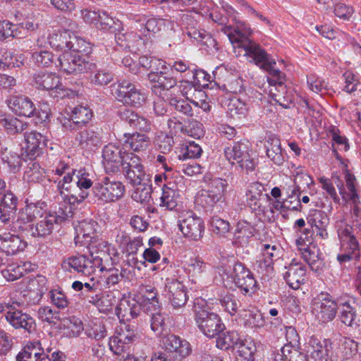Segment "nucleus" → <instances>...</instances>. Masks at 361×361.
I'll return each mask as SVG.
<instances>
[{"mask_svg": "<svg viewBox=\"0 0 361 361\" xmlns=\"http://www.w3.org/2000/svg\"><path fill=\"white\" fill-rule=\"evenodd\" d=\"M87 248L92 257V260L97 269L101 271L106 269L104 261L111 259L110 254V245L102 239L96 238L88 243Z\"/></svg>", "mask_w": 361, "mask_h": 361, "instance_id": "a211bd4d", "label": "nucleus"}, {"mask_svg": "<svg viewBox=\"0 0 361 361\" xmlns=\"http://www.w3.org/2000/svg\"><path fill=\"white\" fill-rule=\"evenodd\" d=\"M130 152H122L117 146L108 145L102 152V164L105 172L108 174H116L123 168L124 155Z\"/></svg>", "mask_w": 361, "mask_h": 361, "instance_id": "dca6fc26", "label": "nucleus"}, {"mask_svg": "<svg viewBox=\"0 0 361 361\" xmlns=\"http://www.w3.org/2000/svg\"><path fill=\"white\" fill-rule=\"evenodd\" d=\"M122 172L127 181L132 185H137L141 181L151 178L146 173L140 157L133 152L126 153L124 155Z\"/></svg>", "mask_w": 361, "mask_h": 361, "instance_id": "423d86ee", "label": "nucleus"}, {"mask_svg": "<svg viewBox=\"0 0 361 361\" xmlns=\"http://www.w3.org/2000/svg\"><path fill=\"white\" fill-rule=\"evenodd\" d=\"M1 160L5 166L12 173L19 171L22 165L20 156L15 152L6 149L1 154Z\"/></svg>", "mask_w": 361, "mask_h": 361, "instance_id": "3c124183", "label": "nucleus"}, {"mask_svg": "<svg viewBox=\"0 0 361 361\" xmlns=\"http://www.w3.org/2000/svg\"><path fill=\"white\" fill-rule=\"evenodd\" d=\"M68 50L73 54H89L90 46L84 39L75 35L71 32Z\"/></svg>", "mask_w": 361, "mask_h": 361, "instance_id": "052dcab7", "label": "nucleus"}, {"mask_svg": "<svg viewBox=\"0 0 361 361\" xmlns=\"http://www.w3.org/2000/svg\"><path fill=\"white\" fill-rule=\"evenodd\" d=\"M308 223L314 229L312 231L317 233V235L322 239L328 238V232L326 230L329 224V219L327 214L322 210H311L307 218Z\"/></svg>", "mask_w": 361, "mask_h": 361, "instance_id": "bb28decb", "label": "nucleus"}, {"mask_svg": "<svg viewBox=\"0 0 361 361\" xmlns=\"http://www.w3.org/2000/svg\"><path fill=\"white\" fill-rule=\"evenodd\" d=\"M99 224L92 219H85L79 223L76 228L77 235L75 238V243L82 238L84 240L85 244H88L92 240L97 238V231Z\"/></svg>", "mask_w": 361, "mask_h": 361, "instance_id": "7c9ffc66", "label": "nucleus"}, {"mask_svg": "<svg viewBox=\"0 0 361 361\" xmlns=\"http://www.w3.org/2000/svg\"><path fill=\"white\" fill-rule=\"evenodd\" d=\"M208 264L201 258H191L188 263V271L192 281L200 279L207 270Z\"/></svg>", "mask_w": 361, "mask_h": 361, "instance_id": "5fc2aeb1", "label": "nucleus"}, {"mask_svg": "<svg viewBox=\"0 0 361 361\" xmlns=\"http://www.w3.org/2000/svg\"><path fill=\"white\" fill-rule=\"evenodd\" d=\"M76 140L82 148L92 150L102 145V130L95 127L89 128L80 132Z\"/></svg>", "mask_w": 361, "mask_h": 361, "instance_id": "c756f323", "label": "nucleus"}, {"mask_svg": "<svg viewBox=\"0 0 361 361\" xmlns=\"http://www.w3.org/2000/svg\"><path fill=\"white\" fill-rule=\"evenodd\" d=\"M162 69L158 74L148 73V79L154 83L151 89L156 94H161L162 91H168L177 85L176 78L171 73Z\"/></svg>", "mask_w": 361, "mask_h": 361, "instance_id": "b1692460", "label": "nucleus"}, {"mask_svg": "<svg viewBox=\"0 0 361 361\" xmlns=\"http://www.w3.org/2000/svg\"><path fill=\"white\" fill-rule=\"evenodd\" d=\"M243 340L237 331L221 332L217 336L216 347L222 350L235 349Z\"/></svg>", "mask_w": 361, "mask_h": 361, "instance_id": "a19ab883", "label": "nucleus"}, {"mask_svg": "<svg viewBox=\"0 0 361 361\" xmlns=\"http://www.w3.org/2000/svg\"><path fill=\"white\" fill-rule=\"evenodd\" d=\"M33 84L38 89L49 91L52 97L63 98L69 96L70 90L65 88L59 77L51 73L39 72L35 74Z\"/></svg>", "mask_w": 361, "mask_h": 361, "instance_id": "f8f14e48", "label": "nucleus"}, {"mask_svg": "<svg viewBox=\"0 0 361 361\" xmlns=\"http://www.w3.org/2000/svg\"><path fill=\"white\" fill-rule=\"evenodd\" d=\"M24 137L26 157L32 161L42 154L43 147L47 145V140L36 130L26 132Z\"/></svg>", "mask_w": 361, "mask_h": 361, "instance_id": "aec40b11", "label": "nucleus"}, {"mask_svg": "<svg viewBox=\"0 0 361 361\" xmlns=\"http://www.w3.org/2000/svg\"><path fill=\"white\" fill-rule=\"evenodd\" d=\"M195 321L202 334L210 338L218 336L225 329L220 317L205 310H196Z\"/></svg>", "mask_w": 361, "mask_h": 361, "instance_id": "1a4fd4ad", "label": "nucleus"}, {"mask_svg": "<svg viewBox=\"0 0 361 361\" xmlns=\"http://www.w3.org/2000/svg\"><path fill=\"white\" fill-rule=\"evenodd\" d=\"M139 63L143 68L150 70L149 73L158 74L162 69H166L165 62L153 56H142Z\"/></svg>", "mask_w": 361, "mask_h": 361, "instance_id": "bf43d9fd", "label": "nucleus"}, {"mask_svg": "<svg viewBox=\"0 0 361 361\" xmlns=\"http://www.w3.org/2000/svg\"><path fill=\"white\" fill-rule=\"evenodd\" d=\"M45 178V171L37 162L31 161L23 174V179L28 183H40Z\"/></svg>", "mask_w": 361, "mask_h": 361, "instance_id": "09e8293b", "label": "nucleus"}, {"mask_svg": "<svg viewBox=\"0 0 361 361\" xmlns=\"http://www.w3.org/2000/svg\"><path fill=\"white\" fill-rule=\"evenodd\" d=\"M6 320L16 329H23L32 333L35 329V319L28 314L21 310H9L5 314Z\"/></svg>", "mask_w": 361, "mask_h": 361, "instance_id": "4be33fe9", "label": "nucleus"}, {"mask_svg": "<svg viewBox=\"0 0 361 361\" xmlns=\"http://www.w3.org/2000/svg\"><path fill=\"white\" fill-rule=\"evenodd\" d=\"M210 226L212 231L220 236H224L231 229L230 223L219 216H214L211 219Z\"/></svg>", "mask_w": 361, "mask_h": 361, "instance_id": "69168bd1", "label": "nucleus"}, {"mask_svg": "<svg viewBox=\"0 0 361 361\" xmlns=\"http://www.w3.org/2000/svg\"><path fill=\"white\" fill-rule=\"evenodd\" d=\"M71 32L65 30L64 32L53 33L49 37V44L56 49H68Z\"/></svg>", "mask_w": 361, "mask_h": 361, "instance_id": "4d7b16f0", "label": "nucleus"}, {"mask_svg": "<svg viewBox=\"0 0 361 361\" xmlns=\"http://www.w3.org/2000/svg\"><path fill=\"white\" fill-rule=\"evenodd\" d=\"M161 346L173 360L185 359L192 352L190 344L174 334H167L161 338Z\"/></svg>", "mask_w": 361, "mask_h": 361, "instance_id": "2eb2a0df", "label": "nucleus"}, {"mask_svg": "<svg viewBox=\"0 0 361 361\" xmlns=\"http://www.w3.org/2000/svg\"><path fill=\"white\" fill-rule=\"evenodd\" d=\"M118 116L132 128L145 133L151 132L154 127L148 118L128 109L119 111Z\"/></svg>", "mask_w": 361, "mask_h": 361, "instance_id": "6ab92c4d", "label": "nucleus"}, {"mask_svg": "<svg viewBox=\"0 0 361 361\" xmlns=\"http://www.w3.org/2000/svg\"><path fill=\"white\" fill-rule=\"evenodd\" d=\"M32 264L30 262H13L7 265L1 271L3 276L8 281H16L31 271Z\"/></svg>", "mask_w": 361, "mask_h": 361, "instance_id": "e433bc0d", "label": "nucleus"}, {"mask_svg": "<svg viewBox=\"0 0 361 361\" xmlns=\"http://www.w3.org/2000/svg\"><path fill=\"white\" fill-rule=\"evenodd\" d=\"M235 349L238 361H255L254 354L257 349L253 341L243 339Z\"/></svg>", "mask_w": 361, "mask_h": 361, "instance_id": "a18cd8bd", "label": "nucleus"}, {"mask_svg": "<svg viewBox=\"0 0 361 361\" xmlns=\"http://www.w3.org/2000/svg\"><path fill=\"white\" fill-rule=\"evenodd\" d=\"M135 186L136 188L133 194V200L140 203L149 202L152 192L151 178L146 179V181H141Z\"/></svg>", "mask_w": 361, "mask_h": 361, "instance_id": "de8ad7c7", "label": "nucleus"}, {"mask_svg": "<svg viewBox=\"0 0 361 361\" xmlns=\"http://www.w3.org/2000/svg\"><path fill=\"white\" fill-rule=\"evenodd\" d=\"M224 154L231 164L237 163L247 172L253 171L255 167V161L250 154V147L247 142H237L226 147Z\"/></svg>", "mask_w": 361, "mask_h": 361, "instance_id": "39448f33", "label": "nucleus"}, {"mask_svg": "<svg viewBox=\"0 0 361 361\" xmlns=\"http://www.w3.org/2000/svg\"><path fill=\"white\" fill-rule=\"evenodd\" d=\"M73 214L71 207L67 211V208L64 210L62 207H59L57 212L45 214L34 226V238L45 237L50 235L55 224L71 218Z\"/></svg>", "mask_w": 361, "mask_h": 361, "instance_id": "9b49d317", "label": "nucleus"}, {"mask_svg": "<svg viewBox=\"0 0 361 361\" xmlns=\"http://www.w3.org/2000/svg\"><path fill=\"white\" fill-rule=\"evenodd\" d=\"M287 269L283 275L284 279L290 288L294 290L298 289L300 284L305 281V266L293 259Z\"/></svg>", "mask_w": 361, "mask_h": 361, "instance_id": "a878e982", "label": "nucleus"}, {"mask_svg": "<svg viewBox=\"0 0 361 361\" xmlns=\"http://www.w3.org/2000/svg\"><path fill=\"white\" fill-rule=\"evenodd\" d=\"M11 231L19 236L34 238V224L20 213L17 220L13 222Z\"/></svg>", "mask_w": 361, "mask_h": 361, "instance_id": "79ce46f5", "label": "nucleus"}, {"mask_svg": "<svg viewBox=\"0 0 361 361\" xmlns=\"http://www.w3.org/2000/svg\"><path fill=\"white\" fill-rule=\"evenodd\" d=\"M25 247V243L18 235L6 234V242L4 248V252L6 255H14L20 250H23Z\"/></svg>", "mask_w": 361, "mask_h": 361, "instance_id": "603ef678", "label": "nucleus"}, {"mask_svg": "<svg viewBox=\"0 0 361 361\" xmlns=\"http://www.w3.org/2000/svg\"><path fill=\"white\" fill-rule=\"evenodd\" d=\"M92 82L97 86H104L108 85L114 79L113 73L106 68L97 70L91 77Z\"/></svg>", "mask_w": 361, "mask_h": 361, "instance_id": "338daca9", "label": "nucleus"}, {"mask_svg": "<svg viewBox=\"0 0 361 361\" xmlns=\"http://www.w3.org/2000/svg\"><path fill=\"white\" fill-rule=\"evenodd\" d=\"M307 348V352L313 361H326L331 348V342L312 336Z\"/></svg>", "mask_w": 361, "mask_h": 361, "instance_id": "393cba45", "label": "nucleus"}, {"mask_svg": "<svg viewBox=\"0 0 361 361\" xmlns=\"http://www.w3.org/2000/svg\"><path fill=\"white\" fill-rule=\"evenodd\" d=\"M179 196L178 190L164 185L162 188V194L160 197V206L165 207L169 210L174 209L178 205Z\"/></svg>", "mask_w": 361, "mask_h": 361, "instance_id": "49530a36", "label": "nucleus"}, {"mask_svg": "<svg viewBox=\"0 0 361 361\" xmlns=\"http://www.w3.org/2000/svg\"><path fill=\"white\" fill-rule=\"evenodd\" d=\"M360 257V245L351 246L349 245L346 247H341V253L337 255V260L341 264L345 265L351 261H357Z\"/></svg>", "mask_w": 361, "mask_h": 361, "instance_id": "864d4df0", "label": "nucleus"}, {"mask_svg": "<svg viewBox=\"0 0 361 361\" xmlns=\"http://www.w3.org/2000/svg\"><path fill=\"white\" fill-rule=\"evenodd\" d=\"M313 184L314 181L309 175L306 173H298L295 177V186L291 189L289 195H287V197L298 196L300 197L302 192L301 188L302 187L305 188V186L310 188V186Z\"/></svg>", "mask_w": 361, "mask_h": 361, "instance_id": "e2e57ef3", "label": "nucleus"}, {"mask_svg": "<svg viewBox=\"0 0 361 361\" xmlns=\"http://www.w3.org/2000/svg\"><path fill=\"white\" fill-rule=\"evenodd\" d=\"M9 109L16 115L31 117L35 115L37 109L32 101L24 95H13L6 100Z\"/></svg>", "mask_w": 361, "mask_h": 361, "instance_id": "412c9836", "label": "nucleus"}, {"mask_svg": "<svg viewBox=\"0 0 361 361\" xmlns=\"http://www.w3.org/2000/svg\"><path fill=\"white\" fill-rule=\"evenodd\" d=\"M186 34L188 36L202 42L207 46L212 45L214 42V39L204 30H199L195 27H189L187 29Z\"/></svg>", "mask_w": 361, "mask_h": 361, "instance_id": "774afa93", "label": "nucleus"}, {"mask_svg": "<svg viewBox=\"0 0 361 361\" xmlns=\"http://www.w3.org/2000/svg\"><path fill=\"white\" fill-rule=\"evenodd\" d=\"M42 204H44V203L38 202L27 204L21 209L20 214H21L23 216H25V219H27L32 222L37 217L41 218V216H43Z\"/></svg>", "mask_w": 361, "mask_h": 361, "instance_id": "0e129e2a", "label": "nucleus"}, {"mask_svg": "<svg viewBox=\"0 0 361 361\" xmlns=\"http://www.w3.org/2000/svg\"><path fill=\"white\" fill-rule=\"evenodd\" d=\"M0 126L4 127L8 133L15 135L24 131L28 124L13 116H1Z\"/></svg>", "mask_w": 361, "mask_h": 361, "instance_id": "c03bdc74", "label": "nucleus"}, {"mask_svg": "<svg viewBox=\"0 0 361 361\" xmlns=\"http://www.w3.org/2000/svg\"><path fill=\"white\" fill-rule=\"evenodd\" d=\"M59 67L68 74H78L92 71L95 64L87 60L86 55L64 52L58 58Z\"/></svg>", "mask_w": 361, "mask_h": 361, "instance_id": "6e6552de", "label": "nucleus"}, {"mask_svg": "<svg viewBox=\"0 0 361 361\" xmlns=\"http://www.w3.org/2000/svg\"><path fill=\"white\" fill-rule=\"evenodd\" d=\"M166 290L171 305L174 309L185 306L187 300V289L182 282L173 279L166 284Z\"/></svg>", "mask_w": 361, "mask_h": 361, "instance_id": "5701e85b", "label": "nucleus"}, {"mask_svg": "<svg viewBox=\"0 0 361 361\" xmlns=\"http://www.w3.org/2000/svg\"><path fill=\"white\" fill-rule=\"evenodd\" d=\"M264 190H265L264 186L259 182H254L249 185L246 192L247 204L252 211L258 212L264 211L261 202Z\"/></svg>", "mask_w": 361, "mask_h": 361, "instance_id": "72a5a7b5", "label": "nucleus"}, {"mask_svg": "<svg viewBox=\"0 0 361 361\" xmlns=\"http://www.w3.org/2000/svg\"><path fill=\"white\" fill-rule=\"evenodd\" d=\"M93 193L98 200L112 202L121 199L125 192V187L121 181L104 177L93 187Z\"/></svg>", "mask_w": 361, "mask_h": 361, "instance_id": "20e7f679", "label": "nucleus"}, {"mask_svg": "<svg viewBox=\"0 0 361 361\" xmlns=\"http://www.w3.org/2000/svg\"><path fill=\"white\" fill-rule=\"evenodd\" d=\"M336 302L328 293H322L312 302V312L319 322H331L337 313Z\"/></svg>", "mask_w": 361, "mask_h": 361, "instance_id": "9d476101", "label": "nucleus"}, {"mask_svg": "<svg viewBox=\"0 0 361 361\" xmlns=\"http://www.w3.org/2000/svg\"><path fill=\"white\" fill-rule=\"evenodd\" d=\"M116 43L122 48L131 51H140L146 44V39L142 38L140 35L133 32L126 33H117L115 35Z\"/></svg>", "mask_w": 361, "mask_h": 361, "instance_id": "cd10ccee", "label": "nucleus"}, {"mask_svg": "<svg viewBox=\"0 0 361 361\" xmlns=\"http://www.w3.org/2000/svg\"><path fill=\"white\" fill-rule=\"evenodd\" d=\"M245 55L250 58L260 68L269 73L268 82L271 87L269 93L271 98L281 106L288 109L293 104V96L284 85L285 75L274 68L276 62L269 54L256 42L244 41Z\"/></svg>", "mask_w": 361, "mask_h": 361, "instance_id": "f257e3e1", "label": "nucleus"}, {"mask_svg": "<svg viewBox=\"0 0 361 361\" xmlns=\"http://www.w3.org/2000/svg\"><path fill=\"white\" fill-rule=\"evenodd\" d=\"M178 226L184 237L190 240L198 241L204 232V221L192 211L180 215Z\"/></svg>", "mask_w": 361, "mask_h": 361, "instance_id": "0eeeda50", "label": "nucleus"}, {"mask_svg": "<svg viewBox=\"0 0 361 361\" xmlns=\"http://www.w3.org/2000/svg\"><path fill=\"white\" fill-rule=\"evenodd\" d=\"M235 286L240 289L243 295H251L257 290V281L252 273L239 262H234L233 267L228 274Z\"/></svg>", "mask_w": 361, "mask_h": 361, "instance_id": "7ed1b4c3", "label": "nucleus"}, {"mask_svg": "<svg viewBox=\"0 0 361 361\" xmlns=\"http://www.w3.org/2000/svg\"><path fill=\"white\" fill-rule=\"evenodd\" d=\"M124 137L125 145H128L132 151L135 152H145L151 144L150 137L145 133L138 132L132 134L125 133Z\"/></svg>", "mask_w": 361, "mask_h": 361, "instance_id": "473e14b6", "label": "nucleus"}, {"mask_svg": "<svg viewBox=\"0 0 361 361\" xmlns=\"http://www.w3.org/2000/svg\"><path fill=\"white\" fill-rule=\"evenodd\" d=\"M204 181L207 183V189L202 195V202L204 200L207 206L213 207L224 198L228 182L226 179L214 177L210 174L204 176Z\"/></svg>", "mask_w": 361, "mask_h": 361, "instance_id": "4468645a", "label": "nucleus"}, {"mask_svg": "<svg viewBox=\"0 0 361 361\" xmlns=\"http://www.w3.org/2000/svg\"><path fill=\"white\" fill-rule=\"evenodd\" d=\"M18 198L12 192L4 194L0 200V220L6 223L12 219L17 211Z\"/></svg>", "mask_w": 361, "mask_h": 361, "instance_id": "2f4dec72", "label": "nucleus"}, {"mask_svg": "<svg viewBox=\"0 0 361 361\" xmlns=\"http://www.w3.org/2000/svg\"><path fill=\"white\" fill-rule=\"evenodd\" d=\"M301 252L303 259L309 264L312 270H317L322 262L319 258V250L314 246H310V244H302L298 246Z\"/></svg>", "mask_w": 361, "mask_h": 361, "instance_id": "37998d69", "label": "nucleus"}, {"mask_svg": "<svg viewBox=\"0 0 361 361\" xmlns=\"http://www.w3.org/2000/svg\"><path fill=\"white\" fill-rule=\"evenodd\" d=\"M210 17L215 23H218L219 25H224L221 30L227 35L230 42L233 44H236L238 47L243 48L245 51V49L243 46L244 41L254 42L248 38L251 34L250 28H245L244 30H241L240 27L233 28L231 26H227L226 24L228 21L227 16L218 11H214L210 13Z\"/></svg>", "mask_w": 361, "mask_h": 361, "instance_id": "ddd939ff", "label": "nucleus"}, {"mask_svg": "<svg viewBox=\"0 0 361 361\" xmlns=\"http://www.w3.org/2000/svg\"><path fill=\"white\" fill-rule=\"evenodd\" d=\"M178 89L183 96L190 102L197 97H206L204 92L199 90L196 85L188 80H182L178 85Z\"/></svg>", "mask_w": 361, "mask_h": 361, "instance_id": "8fccbe9b", "label": "nucleus"}, {"mask_svg": "<svg viewBox=\"0 0 361 361\" xmlns=\"http://www.w3.org/2000/svg\"><path fill=\"white\" fill-rule=\"evenodd\" d=\"M66 192L67 193L64 192L61 196L63 198L64 203L68 204V206L64 204L63 208L64 210L67 208L68 211L71 207L72 212L73 207L82 202L89 195L88 191L81 190L75 184H73V188H71V190H67Z\"/></svg>", "mask_w": 361, "mask_h": 361, "instance_id": "ea45409f", "label": "nucleus"}, {"mask_svg": "<svg viewBox=\"0 0 361 361\" xmlns=\"http://www.w3.org/2000/svg\"><path fill=\"white\" fill-rule=\"evenodd\" d=\"M140 310V305L134 299L123 298L116 307L117 315L126 320L136 318Z\"/></svg>", "mask_w": 361, "mask_h": 361, "instance_id": "4c0bfd02", "label": "nucleus"}, {"mask_svg": "<svg viewBox=\"0 0 361 361\" xmlns=\"http://www.w3.org/2000/svg\"><path fill=\"white\" fill-rule=\"evenodd\" d=\"M252 236H253V228L251 224L245 221H239L234 233L235 241L240 244H245Z\"/></svg>", "mask_w": 361, "mask_h": 361, "instance_id": "13d9d810", "label": "nucleus"}, {"mask_svg": "<svg viewBox=\"0 0 361 361\" xmlns=\"http://www.w3.org/2000/svg\"><path fill=\"white\" fill-rule=\"evenodd\" d=\"M276 247L271 246L269 244L263 245L262 248V258L256 262L255 266L258 268V271H266L269 273L273 270V264L274 259L277 257Z\"/></svg>", "mask_w": 361, "mask_h": 361, "instance_id": "58836bf2", "label": "nucleus"}, {"mask_svg": "<svg viewBox=\"0 0 361 361\" xmlns=\"http://www.w3.org/2000/svg\"><path fill=\"white\" fill-rule=\"evenodd\" d=\"M110 88L113 96L126 106L140 107L146 101V94L129 81L118 80Z\"/></svg>", "mask_w": 361, "mask_h": 361, "instance_id": "f03ea898", "label": "nucleus"}, {"mask_svg": "<svg viewBox=\"0 0 361 361\" xmlns=\"http://www.w3.org/2000/svg\"><path fill=\"white\" fill-rule=\"evenodd\" d=\"M85 332L88 337L97 341L105 338L107 335L105 325L99 319L92 322L86 328Z\"/></svg>", "mask_w": 361, "mask_h": 361, "instance_id": "680f3d73", "label": "nucleus"}, {"mask_svg": "<svg viewBox=\"0 0 361 361\" xmlns=\"http://www.w3.org/2000/svg\"><path fill=\"white\" fill-rule=\"evenodd\" d=\"M229 110L231 114L245 116L252 106L251 100L247 99L245 95H242L236 99H233L229 103Z\"/></svg>", "mask_w": 361, "mask_h": 361, "instance_id": "6e6d98bb", "label": "nucleus"}, {"mask_svg": "<svg viewBox=\"0 0 361 361\" xmlns=\"http://www.w3.org/2000/svg\"><path fill=\"white\" fill-rule=\"evenodd\" d=\"M267 156L276 165L281 166L284 157L281 146V140L275 135L268 136L264 144Z\"/></svg>", "mask_w": 361, "mask_h": 361, "instance_id": "c9c22d12", "label": "nucleus"}, {"mask_svg": "<svg viewBox=\"0 0 361 361\" xmlns=\"http://www.w3.org/2000/svg\"><path fill=\"white\" fill-rule=\"evenodd\" d=\"M336 228L341 247H346L349 245L351 246L359 245L356 235L360 231L355 229L353 225L346 224L343 219L336 223Z\"/></svg>", "mask_w": 361, "mask_h": 361, "instance_id": "c85d7f7f", "label": "nucleus"}, {"mask_svg": "<svg viewBox=\"0 0 361 361\" xmlns=\"http://www.w3.org/2000/svg\"><path fill=\"white\" fill-rule=\"evenodd\" d=\"M45 351L39 341L30 343L16 356V361H47Z\"/></svg>", "mask_w": 361, "mask_h": 361, "instance_id": "f704fd0d", "label": "nucleus"}, {"mask_svg": "<svg viewBox=\"0 0 361 361\" xmlns=\"http://www.w3.org/2000/svg\"><path fill=\"white\" fill-rule=\"evenodd\" d=\"M61 267L65 271L71 272L73 269L86 276H91L97 269L94 261L82 255L68 257L62 262Z\"/></svg>", "mask_w": 361, "mask_h": 361, "instance_id": "f3484780", "label": "nucleus"}]
</instances>
